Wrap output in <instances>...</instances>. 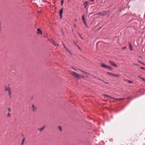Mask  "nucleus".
Masks as SVG:
<instances>
[{"mask_svg": "<svg viewBox=\"0 0 145 145\" xmlns=\"http://www.w3.org/2000/svg\"><path fill=\"white\" fill-rule=\"evenodd\" d=\"M69 72L76 80H78L80 78H85L84 76L83 75H80L78 73L72 71H69Z\"/></svg>", "mask_w": 145, "mask_h": 145, "instance_id": "obj_1", "label": "nucleus"}, {"mask_svg": "<svg viewBox=\"0 0 145 145\" xmlns=\"http://www.w3.org/2000/svg\"><path fill=\"white\" fill-rule=\"evenodd\" d=\"M107 74H109L110 76L114 77H118L120 75L118 74H115L112 72H107Z\"/></svg>", "mask_w": 145, "mask_h": 145, "instance_id": "obj_2", "label": "nucleus"}, {"mask_svg": "<svg viewBox=\"0 0 145 145\" xmlns=\"http://www.w3.org/2000/svg\"><path fill=\"white\" fill-rule=\"evenodd\" d=\"M109 62L110 63L111 65L115 67H117V65L116 64H115L112 61H109Z\"/></svg>", "mask_w": 145, "mask_h": 145, "instance_id": "obj_3", "label": "nucleus"}, {"mask_svg": "<svg viewBox=\"0 0 145 145\" xmlns=\"http://www.w3.org/2000/svg\"><path fill=\"white\" fill-rule=\"evenodd\" d=\"M82 20H83V22H84V23L85 25L86 26H87V24H86V21H85V19L84 18V15H83L82 16Z\"/></svg>", "mask_w": 145, "mask_h": 145, "instance_id": "obj_4", "label": "nucleus"}, {"mask_svg": "<svg viewBox=\"0 0 145 145\" xmlns=\"http://www.w3.org/2000/svg\"><path fill=\"white\" fill-rule=\"evenodd\" d=\"M37 33L38 34H42V31L40 29H39V28L37 29Z\"/></svg>", "mask_w": 145, "mask_h": 145, "instance_id": "obj_5", "label": "nucleus"}, {"mask_svg": "<svg viewBox=\"0 0 145 145\" xmlns=\"http://www.w3.org/2000/svg\"><path fill=\"white\" fill-rule=\"evenodd\" d=\"M63 9L61 8V10L59 11V13L60 16V19H61L62 17V14H63Z\"/></svg>", "mask_w": 145, "mask_h": 145, "instance_id": "obj_6", "label": "nucleus"}, {"mask_svg": "<svg viewBox=\"0 0 145 145\" xmlns=\"http://www.w3.org/2000/svg\"><path fill=\"white\" fill-rule=\"evenodd\" d=\"M32 109L33 111H35L37 110V108L33 105H32Z\"/></svg>", "mask_w": 145, "mask_h": 145, "instance_id": "obj_7", "label": "nucleus"}, {"mask_svg": "<svg viewBox=\"0 0 145 145\" xmlns=\"http://www.w3.org/2000/svg\"><path fill=\"white\" fill-rule=\"evenodd\" d=\"M5 91L8 92L10 90V89L9 87H5Z\"/></svg>", "mask_w": 145, "mask_h": 145, "instance_id": "obj_8", "label": "nucleus"}, {"mask_svg": "<svg viewBox=\"0 0 145 145\" xmlns=\"http://www.w3.org/2000/svg\"><path fill=\"white\" fill-rule=\"evenodd\" d=\"M45 127V126H44L38 129V130L40 131H42L44 129Z\"/></svg>", "mask_w": 145, "mask_h": 145, "instance_id": "obj_9", "label": "nucleus"}, {"mask_svg": "<svg viewBox=\"0 0 145 145\" xmlns=\"http://www.w3.org/2000/svg\"><path fill=\"white\" fill-rule=\"evenodd\" d=\"M129 48L131 50H133L132 45L130 43H129Z\"/></svg>", "mask_w": 145, "mask_h": 145, "instance_id": "obj_10", "label": "nucleus"}, {"mask_svg": "<svg viewBox=\"0 0 145 145\" xmlns=\"http://www.w3.org/2000/svg\"><path fill=\"white\" fill-rule=\"evenodd\" d=\"M118 101H120L121 100H123L125 99L124 98H114V99Z\"/></svg>", "mask_w": 145, "mask_h": 145, "instance_id": "obj_11", "label": "nucleus"}, {"mask_svg": "<svg viewBox=\"0 0 145 145\" xmlns=\"http://www.w3.org/2000/svg\"><path fill=\"white\" fill-rule=\"evenodd\" d=\"M78 70L79 71H80L82 72L84 74H89L88 73V72H85V71H82V70H81L80 69H78Z\"/></svg>", "mask_w": 145, "mask_h": 145, "instance_id": "obj_12", "label": "nucleus"}, {"mask_svg": "<svg viewBox=\"0 0 145 145\" xmlns=\"http://www.w3.org/2000/svg\"><path fill=\"white\" fill-rule=\"evenodd\" d=\"M88 4V1H86V2H85L84 3V5L85 6V7H84L85 8H86V7L87 6V5Z\"/></svg>", "mask_w": 145, "mask_h": 145, "instance_id": "obj_13", "label": "nucleus"}, {"mask_svg": "<svg viewBox=\"0 0 145 145\" xmlns=\"http://www.w3.org/2000/svg\"><path fill=\"white\" fill-rule=\"evenodd\" d=\"M63 46L65 48L66 50L69 52L70 53H71V52H70V51L69 50L65 47L64 44L63 43Z\"/></svg>", "mask_w": 145, "mask_h": 145, "instance_id": "obj_14", "label": "nucleus"}, {"mask_svg": "<svg viewBox=\"0 0 145 145\" xmlns=\"http://www.w3.org/2000/svg\"><path fill=\"white\" fill-rule=\"evenodd\" d=\"M106 68L109 70H112V68L109 66L106 65Z\"/></svg>", "mask_w": 145, "mask_h": 145, "instance_id": "obj_15", "label": "nucleus"}, {"mask_svg": "<svg viewBox=\"0 0 145 145\" xmlns=\"http://www.w3.org/2000/svg\"><path fill=\"white\" fill-rule=\"evenodd\" d=\"M101 66L103 67H106V65H105L104 63H101L100 64Z\"/></svg>", "mask_w": 145, "mask_h": 145, "instance_id": "obj_16", "label": "nucleus"}, {"mask_svg": "<svg viewBox=\"0 0 145 145\" xmlns=\"http://www.w3.org/2000/svg\"><path fill=\"white\" fill-rule=\"evenodd\" d=\"M125 80L127 81L128 82V84H129L130 83H133V82L132 81H131L129 80Z\"/></svg>", "mask_w": 145, "mask_h": 145, "instance_id": "obj_17", "label": "nucleus"}, {"mask_svg": "<svg viewBox=\"0 0 145 145\" xmlns=\"http://www.w3.org/2000/svg\"><path fill=\"white\" fill-rule=\"evenodd\" d=\"M52 43L54 45H55V46H58L59 45L58 44H56V42H54V41H53Z\"/></svg>", "mask_w": 145, "mask_h": 145, "instance_id": "obj_18", "label": "nucleus"}, {"mask_svg": "<svg viewBox=\"0 0 145 145\" xmlns=\"http://www.w3.org/2000/svg\"><path fill=\"white\" fill-rule=\"evenodd\" d=\"M8 94L10 96V97H11V90H10V91H8Z\"/></svg>", "mask_w": 145, "mask_h": 145, "instance_id": "obj_19", "label": "nucleus"}, {"mask_svg": "<svg viewBox=\"0 0 145 145\" xmlns=\"http://www.w3.org/2000/svg\"><path fill=\"white\" fill-rule=\"evenodd\" d=\"M101 80V81H102L103 82H104L106 84H109L107 82H105L103 80Z\"/></svg>", "mask_w": 145, "mask_h": 145, "instance_id": "obj_20", "label": "nucleus"}, {"mask_svg": "<svg viewBox=\"0 0 145 145\" xmlns=\"http://www.w3.org/2000/svg\"><path fill=\"white\" fill-rule=\"evenodd\" d=\"M2 30V27L1 26V24L0 23V32Z\"/></svg>", "mask_w": 145, "mask_h": 145, "instance_id": "obj_21", "label": "nucleus"}, {"mask_svg": "<svg viewBox=\"0 0 145 145\" xmlns=\"http://www.w3.org/2000/svg\"><path fill=\"white\" fill-rule=\"evenodd\" d=\"M76 46L79 49L81 50V49H80V47L78 45L76 44Z\"/></svg>", "mask_w": 145, "mask_h": 145, "instance_id": "obj_22", "label": "nucleus"}, {"mask_svg": "<svg viewBox=\"0 0 145 145\" xmlns=\"http://www.w3.org/2000/svg\"><path fill=\"white\" fill-rule=\"evenodd\" d=\"M139 77L140 78L142 79L143 81H144V82H145V79L144 78H141V77Z\"/></svg>", "mask_w": 145, "mask_h": 145, "instance_id": "obj_23", "label": "nucleus"}, {"mask_svg": "<svg viewBox=\"0 0 145 145\" xmlns=\"http://www.w3.org/2000/svg\"><path fill=\"white\" fill-rule=\"evenodd\" d=\"M104 95L105 96H106V97H109L110 98H111V96H108V95Z\"/></svg>", "mask_w": 145, "mask_h": 145, "instance_id": "obj_24", "label": "nucleus"}, {"mask_svg": "<svg viewBox=\"0 0 145 145\" xmlns=\"http://www.w3.org/2000/svg\"><path fill=\"white\" fill-rule=\"evenodd\" d=\"M24 140H25L24 138L23 139L22 141V145H23L24 142Z\"/></svg>", "mask_w": 145, "mask_h": 145, "instance_id": "obj_25", "label": "nucleus"}, {"mask_svg": "<svg viewBox=\"0 0 145 145\" xmlns=\"http://www.w3.org/2000/svg\"><path fill=\"white\" fill-rule=\"evenodd\" d=\"M58 128H59V129L60 130V131H61L62 130H61V126H58Z\"/></svg>", "mask_w": 145, "mask_h": 145, "instance_id": "obj_26", "label": "nucleus"}, {"mask_svg": "<svg viewBox=\"0 0 145 145\" xmlns=\"http://www.w3.org/2000/svg\"><path fill=\"white\" fill-rule=\"evenodd\" d=\"M10 113L9 112L8 113V117H10Z\"/></svg>", "mask_w": 145, "mask_h": 145, "instance_id": "obj_27", "label": "nucleus"}, {"mask_svg": "<svg viewBox=\"0 0 145 145\" xmlns=\"http://www.w3.org/2000/svg\"><path fill=\"white\" fill-rule=\"evenodd\" d=\"M63 1H64L63 0H61V4L62 5H63Z\"/></svg>", "mask_w": 145, "mask_h": 145, "instance_id": "obj_28", "label": "nucleus"}, {"mask_svg": "<svg viewBox=\"0 0 145 145\" xmlns=\"http://www.w3.org/2000/svg\"><path fill=\"white\" fill-rule=\"evenodd\" d=\"M78 34L79 35V36L80 37V38L82 39V37L81 35H80L79 33H78Z\"/></svg>", "mask_w": 145, "mask_h": 145, "instance_id": "obj_29", "label": "nucleus"}, {"mask_svg": "<svg viewBox=\"0 0 145 145\" xmlns=\"http://www.w3.org/2000/svg\"><path fill=\"white\" fill-rule=\"evenodd\" d=\"M140 68L142 69H145V68L144 67H140Z\"/></svg>", "mask_w": 145, "mask_h": 145, "instance_id": "obj_30", "label": "nucleus"}, {"mask_svg": "<svg viewBox=\"0 0 145 145\" xmlns=\"http://www.w3.org/2000/svg\"><path fill=\"white\" fill-rule=\"evenodd\" d=\"M138 61V62H140V63H142V64H144V63H143L142 62H141L140 61Z\"/></svg>", "mask_w": 145, "mask_h": 145, "instance_id": "obj_31", "label": "nucleus"}, {"mask_svg": "<svg viewBox=\"0 0 145 145\" xmlns=\"http://www.w3.org/2000/svg\"><path fill=\"white\" fill-rule=\"evenodd\" d=\"M8 111H11V109H10V108H8Z\"/></svg>", "mask_w": 145, "mask_h": 145, "instance_id": "obj_32", "label": "nucleus"}, {"mask_svg": "<svg viewBox=\"0 0 145 145\" xmlns=\"http://www.w3.org/2000/svg\"><path fill=\"white\" fill-rule=\"evenodd\" d=\"M126 48V47H123V48H122V49H125Z\"/></svg>", "mask_w": 145, "mask_h": 145, "instance_id": "obj_33", "label": "nucleus"}, {"mask_svg": "<svg viewBox=\"0 0 145 145\" xmlns=\"http://www.w3.org/2000/svg\"><path fill=\"white\" fill-rule=\"evenodd\" d=\"M94 0H90V2H93L94 1Z\"/></svg>", "mask_w": 145, "mask_h": 145, "instance_id": "obj_34", "label": "nucleus"}, {"mask_svg": "<svg viewBox=\"0 0 145 145\" xmlns=\"http://www.w3.org/2000/svg\"><path fill=\"white\" fill-rule=\"evenodd\" d=\"M74 25L75 27H76V25L75 24H74Z\"/></svg>", "mask_w": 145, "mask_h": 145, "instance_id": "obj_35", "label": "nucleus"}, {"mask_svg": "<svg viewBox=\"0 0 145 145\" xmlns=\"http://www.w3.org/2000/svg\"><path fill=\"white\" fill-rule=\"evenodd\" d=\"M86 77H88V76H87V75H86Z\"/></svg>", "mask_w": 145, "mask_h": 145, "instance_id": "obj_36", "label": "nucleus"}, {"mask_svg": "<svg viewBox=\"0 0 145 145\" xmlns=\"http://www.w3.org/2000/svg\"><path fill=\"white\" fill-rule=\"evenodd\" d=\"M134 64L135 65H137V64Z\"/></svg>", "mask_w": 145, "mask_h": 145, "instance_id": "obj_37", "label": "nucleus"}, {"mask_svg": "<svg viewBox=\"0 0 145 145\" xmlns=\"http://www.w3.org/2000/svg\"><path fill=\"white\" fill-rule=\"evenodd\" d=\"M39 12L40 13V11H39Z\"/></svg>", "mask_w": 145, "mask_h": 145, "instance_id": "obj_38", "label": "nucleus"}]
</instances>
